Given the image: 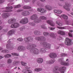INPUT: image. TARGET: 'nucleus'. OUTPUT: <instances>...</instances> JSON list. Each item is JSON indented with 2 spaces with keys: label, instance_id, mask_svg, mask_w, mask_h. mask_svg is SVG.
Instances as JSON below:
<instances>
[{
  "label": "nucleus",
  "instance_id": "f257e3e1",
  "mask_svg": "<svg viewBox=\"0 0 73 73\" xmlns=\"http://www.w3.org/2000/svg\"><path fill=\"white\" fill-rule=\"evenodd\" d=\"M40 44H42L44 48H46L48 49H50V44L49 43H48L47 42H41Z\"/></svg>",
  "mask_w": 73,
  "mask_h": 73
},
{
  "label": "nucleus",
  "instance_id": "f03ea898",
  "mask_svg": "<svg viewBox=\"0 0 73 73\" xmlns=\"http://www.w3.org/2000/svg\"><path fill=\"white\" fill-rule=\"evenodd\" d=\"M64 59L62 58H61L59 59L58 60V61L59 62H60V64L63 65H64V66H68L69 65V63L68 62L66 63L64 62Z\"/></svg>",
  "mask_w": 73,
  "mask_h": 73
},
{
  "label": "nucleus",
  "instance_id": "7ed1b4c3",
  "mask_svg": "<svg viewBox=\"0 0 73 73\" xmlns=\"http://www.w3.org/2000/svg\"><path fill=\"white\" fill-rule=\"evenodd\" d=\"M30 52L32 54H37L39 53L38 50L36 48H32L30 50Z\"/></svg>",
  "mask_w": 73,
  "mask_h": 73
},
{
  "label": "nucleus",
  "instance_id": "20e7f679",
  "mask_svg": "<svg viewBox=\"0 0 73 73\" xmlns=\"http://www.w3.org/2000/svg\"><path fill=\"white\" fill-rule=\"evenodd\" d=\"M28 23V19L27 18H25L22 19L20 21V23L22 24H25Z\"/></svg>",
  "mask_w": 73,
  "mask_h": 73
},
{
  "label": "nucleus",
  "instance_id": "39448f33",
  "mask_svg": "<svg viewBox=\"0 0 73 73\" xmlns=\"http://www.w3.org/2000/svg\"><path fill=\"white\" fill-rule=\"evenodd\" d=\"M24 40L26 43H27V42H31L33 41V38L31 36L27 37L24 38Z\"/></svg>",
  "mask_w": 73,
  "mask_h": 73
},
{
  "label": "nucleus",
  "instance_id": "423d86ee",
  "mask_svg": "<svg viewBox=\"0 0 73 73\" xmlns=\"http://www.w3.org/2000/svg\"><path fill=\"white\" fill-rule=\"evenodd\" d=\"M71 42H72V40H71L68 38H66V40L65 41V43L66 45H67V46L70 45H71Z\"/></svg>",
  "mask_w": 73,
  "mask_h": 73
},
{
  "label": "nucleus",
  "instance_id": "0eeeda50",
  "mask_svg": "<svg viewBox=\"0 0 73 73\" xmlns=\"http://www.w3.org/2000/svg\"><path fill=\"white\" fill-rule=\"evenodd\" d=\"M6 48L9 50H12V49H14V46L13 45V43L7 44H6Z\"/></svg>",
  "mask_w": 73,
  "mask_h": 73
},
{
  "label": "nucleus",
  "instance_id": "6e6552de",
  "mask_svg": "<svg viewBox=\"0 0 73 73\" xmlns=\"http://www.w3.org/2000/svg\"><path fill=\"white\" fill-rule=\"evenodd\" d=\"M20 26V24L19 23H15L12 24L11 26V28H18Z\"/></svg>",
  "mask_w": 73,
  "mask_h": 73
},
{
  "label": "nucleus",
  "instance_id": "1a4fd4ad",
  "mask_svg": "<svg viewBox=\"0 0 73 73\" xmlns=\"http://www.w3.org/2000/svg\"><path fill=\"white\" fill-rule=\"evenodd\" d=\"M35 38L37 41H45V37L43 36L36 37Z\"/></svg>",
  "mask_w": 73,
  "mask_h": 73
},
{
  "label": "nucleus",
  "instance_id": "9d476101",
  "mask_svg": "<svg viewBox=\"0 0 73 73\" xmlns=\"http://www.w3.org/2000/svg\"><path fill=\"white\" fill-rule=\"evenodd\" d=\"M26 50L25 47L23 46H19L17 48V50L18 51H24V50Z\"/></svg>",
  "mask_w": 73,
  "mask_h": 73
},
{
  "label": "nucleus",
  "instance_id": "9b49d317",
  "mask_svg": "<svg viewBox=\"0 0 73 73\" xmlns=\"http://www.w3.org/2000/svg\"><path fill=\"white\" fill-rule=\"evenodd\" d=\"M65 4L66 5L63 6V8L65 9L67 11H70V9H69V7L70 6V5L68 3L66 4V3Z\"/></svg>",
  "mask_w": 73,
  "mask_h": 73
},
{
  "label": "nucleus",
  "instance_id": "f8f14e48",
  "mask_svg": "<svg viewBox=\"0 0 73 73\" xmlns=\"http://www.w3.org/2000/svg\"><path fill=\"white\" fill-rule=\"evenodd\" d=\"M16 21V19H15L14 18H13L9 19L8 20V23L9 24H12L15 23Z\"/></svg>",
  "mask_w": 73,
  "mask_h": 73
},
{
  "label": "nucleus",
  "instance_id": "ddd939ff",
  "mask_svg": "<svg viewBox=\"0 0 73 73\" xmlns=\"http://www.w3.org/2000/svg\"><path fill=\"white\" fill-rule=\"evenodd\" d=\"M9 16H10V15L8 13H3L2 15V18L3 19H6L7 17H8Z\"/></svg>",
  "mask_w": 73,
  "mask_h": 73
},
{
  "label": "nucleus",
  "instance_id": "4468645a",
  "mask_svg": "<svg viewBox=\"0 0 73 73\" xmlns=\"http://www.w3.org/2000/svg\"><path fill=\"white\" fill-rule=\"evenodd\" d=\"M66 69V67L64 66L60 67L59 69V71L61 73H64L65 70Z\"/></svg>",
  "mask_w": 73,
  "mask_h": 73
},
{
  "label": "nucleus",
  "instance_id": "2eb2a0df",
  "mask_svg": "<svg viewBox=\"0 0 73 73\" xmlns=\"http://www.w3.org/2000/svg\"><path fill=\"white\" fill-rule=\"evenodd\" d=\"M49 56L50 57L52 58H56L57 57L56 54L54 53H51L49 54Z\"/></svg>",
  "mask_w": 73,
  "mask_h": 73
},
{
  "label": "nucleus",
  "instance_id": "dca6fc26",
  "mask_svg": "<svg viewBox=\"0 0 73 73\" xmlns=\"http://www.w3.org/2000/svg\"><path fill=\"white\" fill-rule=\"evenodd\" d=\"M15 31L14 30H10L7 33V35L8 36H11L13 34H14L15 33Z\"/></svg>",
  "mask_w": 73,
  "mask_h": 73
},
{
  "label": "nucleus",
  "instance_id": "f3484780",
  "mask_svg": "<svg viewBox=\"0 0 73 73\" xmlns=\"http://www.w3.org/2000/svg\"><path fill=\"white\" fill-rule=\"evenodd\" d=\"M46 23L52 27H53L54 26V23L52 21L48 20L46 21Z\"/></svg>",
  "mask_w": 73,
  "mask_h": 73
},
{
  "label": "nucleus",
  "instance_id": "a211bd4d",
  "mask_svg": "<svg viewBox=\"0 0 73 73\" xmlns=\"http://www.w3.org/2000/svg\"><path fill=\"white\" fill-rule=\"evenodd\" d=\"M37 11L39 12H41L42 13H44L46 12L45 9H44L42 8H38L37 9Z\"/></svg>",
  "mask_w": 73,
  "mask_h": 73
},
{
  "label": "nucleus",
  "instance_id": "6ab92c4d",
  "mask_svg": "<svg viewBox=\"0 0 73 73\" xmlns=\"http://www.w3.org/2000/svg\"><path fill=\"white\" fill-rule=\"evenodd\" d=\"M37 15L36 14H34L30 17V19L31 20H35V19H37Z\"/></svg>",
  "mask_w": 73,
  "mask_h": 73
},
{
  "label": "nucleus",
  "instance_id": "aec40b11",
  "mask_svg": "<svg viewBox=\"0 0 73 73\" xmlns=\"http://www.w3.org/2000/svg\"><path fill=\"white\" fill-rule=\"evenodd\" d=\"M54 13H57V14H58V15H60V14H61V13L62 12V11L60 10H54Z\"/></svg>",
  "mask_w": 73,
  "mask_h": 73
},
{
  "label": "nucleus",
  "instance_id": "412c9836",
  "mask_svg": "<svg viewBox=\"0 0 73 73\" xmlns=\"http://www.w3.org/2000/svg\"><path fill=\"white\" fill-rule=\"evenodd\" d=\"M45 8L48 11H50V10H52V7H51V6L50 5H46L45 6Z\"/></svg>",
  "mask_w": 73,
  "mask_h": 73
},
{
  "label": "nucleus",
  "instance_id": "4be33fe9",
  "mask_svg": "<svg viewBox=\"0 0 73 73\" xmlns=\"http://www.w3.org/2000/svg\"><path fill=\"white\" fill-rule=\"evenodd\" d=\"M46 50H47V49L45 48H42L40 50V52L42 53H45L46 52Z\"/></svg>",
  "mask_w": 73,
  "mask_h": 73
},
{
  "label": "nucleus",
  "instance_id": "5701e85b",
  "mask_svg": "<svg viewBox=\"0 0 73 73\" xmlns=\"http://www.w3.org/2000/svg\"><path fill=\"white\" fill-rule=\"evenodd\" d=\"M23 73H32V71L28 69L24 70H23Z\"/></svg>",
  "mask_w": 73,
  "mask_h": 73
},
{
  "label": "nucleus",
  "instance_id": "b1692460",
  "mask_svg": "<svg viewBox=\"0 0 73 73\" xmlns=\"http://www.w3.org/2000/svg\"><path fill=\"white\" fill-rule=\"evenodd\" d=\"M37 62L38 63L41 64V63H42L43 62V59L42 58H38L37 59Z\"/></svg>",
  "mask_w": 73,
  "mask_h": 73
},
{
  "label": "nucleus",
  "instance_id": "393cba45",
  "mask_svg": "<svg viewBox=\"0 0 73 73\" xmlns=\"http://www.w3.org/2000/svg\"><path fill=\"white\" fill-rule=\"evenodd\" d=\"M61 17H62V18L64 19H65V20H67V19H68V17L64 14L61 15Z\"/></svg>",
  "mask_w": 73,
  "mask_h": 73
},
{
  "label": "nucleus",
  "instance_id": "a878e982",
  "mask_svg": "<svg viewBox=\"0 0 73 73\" xmlns=\"http://www.w3.org/2000/svg\"><path fill=\"white\" fill-rule=\"evenodd\" d=\"M58 34L61 35H65V33L64 32L61 30H59L58 32Z\"/></svg>",
  "mask_w": 73,
  "mask_h": 73
},
{
  "label": "nucleus",
  "instance_id": "bb28decb",
  "mask_svg": "<svg viewBox=\"0 0 73 73\" xmlns=\"http://www.w3.org/2000/svg\"><path fill=\"white\" fill-rule=\"evenodd\" d=\"M34 33L36 35H39L40 34V32L37 30L34 31Z\"/></svg>",
  "mask_w": 73,
  "mask_h": 73
},
{
  "label": "nucleus",
  "instance_id": "cd10ccee",
  "mask_svg": "<svg viewBox=\"0 0 73 73\" xmlns=\"http://www.w3.org/2000/svg\"><path fill=\"white\" fill-rule=\"evenodd\" d=\"M34 23H40V22H41V20L40 19H36L34 20Z\"/></svg>",
  "mask_w": 73,
  "mask_h": 73
},
{
  "label": "nucleus",
  "instance_id": "c85d7f7f",
  "mask_svg": "<svg viewBox=\"0 0 73 73\" xmlns=\"http://www.w3.org/2000/svg\"><path fill=\"white\" fill-rule=\"evenodd\" d=\"M42 70L41 68H36L35 69V70L36 71V72H40Z\"/></svg>",
  "mask_w": 73,
  "mask_h": 73
},
{
  "label": "nucleus",
  "instance_id": "c756f323",
  "mask_svg": "<svg viewBox=\"0 0 73 73\" xmlns=\"http://www.w3.org/2000/svg\"><path fill=\"white\" fill-rule=\"evenodd\" d=\"M11 55L9 54H6L4 55V57L5 58H9L11 57Z\"/></svg>",
  "mask_w": 73,
  "mask_h": 73
},
{
  "label": "nucleus",
  "instance_id": "7c9ffc66",
  "mask_svg": "<svg viewBox=\"0 0 73 73\" xmlns=\"http://www.w3.org/2000/svg\"><path fill=\"white\" fill-rule=\"evenodd\" d=\"M57 28L59 29H66L67 28L66 26H65L63 27H57Z\"/></svg>",
  "mask_w": 73,
  "mask_h": 73
},
{
  "label": "nucleus",
  "instance_id": "2f4dec72",
  "mask_svg": "<svg viewBox=\"0 0 73 73\" xmlns=\"http://www.w3.org/2000/svg\"><path fill=\"white\" fill-rule=\"evenodd\" d=\"M54 60H50L48 62V64H52L54 63Z\"/></svg>",
  "mask_w": 73,
  "mask_h": 73
},
{
  "label": "nucleus",
  "instance_id": "473e14b6",
  "mask_svg": "<svg viewBox=\"0 0 73 73\" xmlns=\"http://www.w3.org/2000/svg\"><path fill=\"white\" fill-rule=\"evenodd\" d=\"M12 62V60L11 59H9L7 60V63L9 64H11Z\"/></svg>",
  "mask_w": 73,
  "mask_h": 73
},
{
  "label": "nucleus",
  "instance_id": "72a5a7b5",
  "mask_svg": "<svg viewBox=\"0 0 73 73\" xmlns=\"http://www.w3.org/2000/svg\"><path fill=\"white\" fill-rule=\"evenodd\" d=\"M20 63V62L19 61H14L13 62V65H17L18 64Z\"/></svg>",
  "mask_w": 73,
  "mask_h": 73
},
{
  "label": "nucleus",
  "instance_id": "f704fd0d",
  "mask_svg": "<svg viewBox=\"0 0 73 73\" xmlns=\"http://www.w3.org/2000/svg\"><path fill=\"white\" fill-rule=\"evenodd\" d=\"M2 53H7L9 52V50H3L2 51Z\"/></svg>",
  "mask_w": 73,
  "mask_h": 73
},
{
  "label": "nucleus",
  "instance_id": "c9c22d12",
  "mask_svg": "<svg viewBox=\"0 0 73 73\" xmlns=\"http://www.w3.org/2000/svg\"><path fill=\"white\" fill-rule=\"evenodd\" d=\"M56 23L57 24V25H59V26H61L62 25V24L59 23V21H57L56 22Z\"/></svg>",
  "mask_w": 73,
  "mask_h": 73
},
{
  "label": "nucleus",
  "instance_id": "e433bc0d",
  "mask_svg": "<svg viewBox=\"0 0 73 73\" xmlns=\"http://www.w3.org/2000/svg\"><path fill=\"white\" fill-rule=\"evenodd\" d=\"M50 36L51 37H52V38H55V35H54V34L53 33H51L50 34Z\"/></svg>",
  "mask_w": 73,
  "mask_h": 73
},
{
  "label": "nucleus",
  "instance_id": "4c0bfd02",
  "mask_svg": "<svg viewBox=\"0 0 73 73\" xmlns=\"http://www.w3.org/2000/svg\"><path fill=\"white\" fill-rule=\"evenodd\" d=\"M24 9H30L31 8V7H29V6H24L23 7Z\"/></svg>",
  "mask_w": 73,
  "mask_h": 73
},
{
  "label": "nucleus",
  "instance_id": "58836bf2",
  "mask_svg": "<svg viewBox=\"0 0 73 73\" xmlns=\"http://www.w3.org/2000/svg\"><path fill=\"white\" fill-rule=\"evenodd\" d=\"M17 40L18 41H23V39L21 38H19L17 39Z\"/></svg>",
  "mask_w": 73,
  "mask_h": 73
},
{
  "label": "nucleus",
  "instance_id": "ea45409f",
  "mask_svg": "<svg viewBox=\"0 0 73 73\" xmlns=\"http://www.w3.org/2000/svg\"><path fill=\"white\" fill-rule=\"evenodd\" d=\"M30 44L31 48H35V47H36V45L35 44Z\"/></svg>",
  "mask_w": 73,
  "mask_h": 73
},
{
  "label": "nucleus",
  "instance_id": "a19ab883",
  "mask_svg": "<svg viewBox=\"0 0 73 73\" xmlns=\"http://www.w3.org/2000/svg\"><path fill=\"white\" fill-rule=\"evenodd\" d=\"M21 64L23 66H25L26 65H27V63H25L24 62H21Z\"/></svg>",
  "mask_w": 73,
  "mask_h": 73
},
{
  "label": "nucleus",
  "instance_id": "79ce46f5",
  "mask_svg": "<svg viewBox=\"0 0 73 73\" xmlns=\"http://www.w3.org/2000/svg\"><path fill=\"white\" fill-rule=\"evenodd\" d=\"M31 44H29V45H28L27 47V49L28 50H29L31 49Z\"/></svg>",
  "mask_w": 73,
  "mask_h": 73
},
{
  "label": "nucleus",
  "instance_id": "37998d69",
  "mask_svg": "<svg viewBox=\"0 0 73 73\" xmlns=\"http://www.w3.org/2000/svg\"><path fill=\"white\" fill-rule=\"evenodd\" d=\"M40 19H42V20H46V18L44 16H41L40 17Z\"/></svg>",
  "mask_w": 73,
  "mask_h": 73
},
{
  "label": "nucleus",
  "instance_id": "c03bdc74",
  "mask_svg": "<svg viewBox=\"0 0 73 73\" xmlns=\"http://www.w3.org/2000/svg\"><path fill=\"white\" fill-rule=\"evenodd\" d=\"M14 8H20L21 7V5H17V6H14Z\"/></svg>",
  "mask_w": 73,
  "mask_h": 73
},
{
  "label": "nucleus",
  "instance_id": "a18cd8bd",
  "mask_svg": "<svg viewBox=\"0 0 73 73\" xmlns=\"http://www.w3.org/2000/svg\"><path fill=\"white\" fill-rule=\"evenodd\" d=\"M21 15L22 16H26V14L25 13V11H24L23 12L21 13Z\"/></svg>",
  "mask_w": 73,
  "mask_h": 73
},
{
  "label": "nucleus",
  "instance_id": "49530a36",
  "mask_svg": "<svg viewBox=\"0 0 73 73\" xmlns=\"http://www.w3.org/2000/svg\"><path fill=\"white\" fill-rule=\"evenodd\" d=\"M43 34L44 36H48V35H49V33L47 32H44L43 33Z\"/></svg>",
  "mask_w": 73,
  "mask_h": 73
},
{
  "label": "nucleus",
  "instance_id": "de8ad7c7",
  "mask_svg": "<svg viewBox=\"0 0 73 73\" xmlns=\"http://www.w3.org/2000/svg\"><path fill=\"white\" fill-rule=\"evenodd\" d=\"M25 11V13H26V16H28V15H29V14H30V13H29V11Z\"/></svg>",
  "mask_w": 73,
  "mask_h": 73
},
{
  "label": "nucleus",
  "instance_id": "09e8293b",
  "mask_svg": "<svg viewBox=\"0 0 73 73\" xmlns=\"http://www.w3.org/2000/svg\"><path fill=\"white\" fill-rule=\"evenodd\" d=\"M61 56L63 57V56H67L68 55L66 54L62 53L61 54Z\"/></svg>",
  "mask_w": 73,
  "mask_h": 73
},
{
  "label": "nucleus",
  "instance_id": "8fccbe9b",
  "mask_svg": "<svg viewBox=\"0 0 73 73\" xmlns=\"http://www.w3.org/2000/svg\"><path fill=\"white\" fill-rule=\"evenodd\" d=\"M29 24H30V25H31L33 26H33H35V24L32 22H30L29 23Z\"/></svg>",
  "mask_w": 73,
  "mask_h": 73
},
{
  "label": "nucleus",
  "instance_id": "3c124183",
  "mask_svg": "<svg viewBox=\"0 0 73 73\" xmlns=\"http://www.w3.org/2000/svg\"><path fill=\"white\" fill-rule=\"evenodd\" d=\"M4 72H5V73H12V72H11V71L9 70L7 71V70H5L4 71Z\"/></svg>",
  "mask_w": 73,
  "mask_h": 73
},
{
  "label": "nucleus",
  "instance_id": "603ef678",
  "mask_svg": "<svg viewBox=\"0 0 73 73\" xmlns=\"http://www.w3.org/2000/svg\"><path fill=\"white\" fill-rule=\"evenodd\" d=\"M11 54L13 56H19V54H17V53H13Z\"/></svg>",
  "mask_w": 73,
  "mask_h": 73
},
{
  "label": "nucleus",
  "instance_id": "864d4df0",
  "mask_svg": "<svg viewBox=\"0 0 73 73\" xmlns=\"http://www.w3.org/2000/svg\"><path fill=\"white\" fill-rule=\"evenodd\" d=\"M12 12V10H5L3 11V12Z\"/></svg>",
  "mask_w": 73,
  "mask_h": 73
},
{
  "label": "nucleus",
  "instance_id": "5fc2aeb1",
  "mask_svg": "<svg viewBox=\"0 0 73 73\" xmlns=\"http://www.w3.org/2000/svg\"><path fill=\"white\" fill-rule=\"evenodd\" d=\"M20 29V31H22L25 29V28L24 27H22Z\"/></svg>",
  "mask_w": 73,
  "mask_h": 73
},
{
  "label": "nucleus",
  "instance_id": "6e6d98bb",
  "mask_svg": "<svg viewBox=\"0 0 73 73\" xmlns=\"http://www.w3.org/2000/svg\"><path fill=\"white\" fill-rule=\"evenodd\" d=\"M48 28L50 29V30H51V31H52V30H54V29H55V28H53V27H48Z\"/></svg>",
  "mask_w": 73,
  "mask_h": 73
},
{
  "label": "nucleus",
  "instance_id": "4d7b16f0",
  "mask_svg": "<svg viewBox=\"0 0 73 73\" xmlns=\"http://www.w3.org/2000/svg\"><path fill=\"white\" fill-rule=\"evenodd\" d=\"M41 28H43L44 29H46V27H45L44 25H42L41 26Z\"/></svg>",
  "mask_w": 73,
  "mask_h": 73
},
{
  "label": "nucleus",
  "instance_id": "13d9d810",
  "mask_svg": "<svg viewBox=\"0 0 73 73\" xmlns=\"http://www.w3.org/2000/svg\"><path fill=\"white\" fill-rule=\"evenodd\" d=\"M68 34L69 37H73L72 34L70 33H69Z\"/></svg>",
  "mask_w": 73,
  "mask_h": 73
},
{
  "label": "nucleus",
  "instance_id": "bf43d9fd",
  "mask_svg": "<svg viewBox=\"0 0 73 73\" xmlns=\"http://www.w3.org/2000/svg\"><path fill=\"white\" fill-rule=\"evenodd\" d=\"M57 68H55L53 70V72H56L57 70Z\"/></svg>",
  "mask_w": 73,
  "mask_h": 73
},
{
  "label": "nucleus",
  "instance_id": "052dcab7",
  "mask_svg": "<svg viewBox=\"0 0 73 73\" xmlns=\"http://www.w3.org/2000/svg\"><path fill=\"white\" fill-rule=\"evenodd\" d=\"M32 0H24L25 2H26L27 3L28 2H29L31 1Z\"/></svg>",
  "mask_w": 73,
  "mask_h": 73
},
{
  "label": "nucleus",
  "instance_id": "680f3d73",
  "mask_svg": "<svg viewBox=\"0 0 73 73\" xmlns=\"http://www.w3.org/2000/svg\"><path fill=\"white\" fill-rule=\"evenodd\" d=\"M4 1H5V0H0V4L2 3H3Z\"/></svg>",
  "mask_w": 73,
  "mask_h": 73
},
{
  "label": "nucleus",
  "instance_id": "e2e57ef3",
  "mask_svg": "<svg viewBox=\"0 0 73 73\" xmlns=\"http://www.w3.org/2000/svg\"><path fill=\"white\" fill-rule=\"evenodd\" d=\"M21 11H23V10H17V12H20Z\"/></svg>",
  "mask_w": 73,
  "mask_h": 73
},
{
  "label": "nucleus",
  "instance_id": "0e129e2a",
  "mask_svg": "<svg viewBox=\"0 0 73 73\" xmlns=\"http://www.w3.org/2000/svg\"><path fill=\"white\" fill-rule=\"evenodd\" d=\"M13 4V3H10L8 4V6H11V5H12Z\"/></svg>",
  "mask_w": 73,
  "mask_h": 73
},
{
  "label": "nucleus",
  "instance_id": "69168bd1",
  "mask_svg": "<svg viewBox=\"0 0 73 73\" xmlns=\"http://www.w3.org/2000/svg\"><path fill=\"white\" fill-rule=\"evenodd\" d=\"M7 31H8V30L7 29H6V30H5V29H3V32H7Z\"/></svg>",
  "mask_w": 73,
  "mask_h": 73
},
{
  "label": "nucleus",
  "instance_id": "338daca9",
  "mask_svg": "<svg viewBox=\"0 0 73 73\" xmlns=\"http://www.w3.org/2000/svg\"><path fill=\"white\" fill-rule=\"evenodd\" d=\"M9 10L12 9H13V7L12 6L9 7Z\"/></svg>",
  "mask_w": 73,
  "mask_h": 73
},
{
  "label": "nucleus",
  "instance_id": "774afa93",
  "mask_svg": "<svg viewBox=\"0 0 73 73\" xmlns=\"http://www.w3.org/2000/svg\"><path fill=\"white\" fill-rule=\"evenodd\" d=\"M3 58H4V56H0V60L2 59Z\"/></svg>",
  "mask_w": 73,
  "mask_h": 73
}]
</instances>
